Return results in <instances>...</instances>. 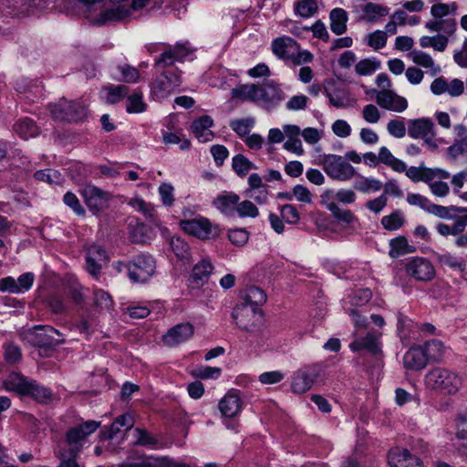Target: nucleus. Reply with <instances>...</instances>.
I'll return each instance as SVG.
<instances>
[{
  "mask_svg": "<svg viewBox=\"0 0 467 467\" xmlns=\"http://www.w3.org/2000/svg\"><path fill=\"white\" fill-rule=\"evenodd\" d=\"M265 301L266 295L263 289L257 286L248 287L244 302L238 305L232 314L236 325L245 331H254L262 319L258 306Z\"/></svg>",
  "mask_w": 467,
  "mask_h": 467,
  "instance_id": "nucleus-1",
  "label": "nucleus"
},
{
  "mask_svg": "<svg viewBox=\"0 0 467 467\" xmlns=\"http://www.w3.org/2000/svg\"><path fill=\"white\" fill-rule=\"evenodd\" d=\"M60 336L59 332L50 326H35L26 333V339L33 347L37 348V353L42 358H48L56 348L64 343L63 338H57L54 336Z\"/></svg>",
  "mask_w": 467,
  "mask_h": 467,
  "instance_id": "nucleus-2",
  "label": "nucleus"
},
{
  "mask_svg": "<svg viewBox=\"0 0 467 467\" xmlns=\"http://www.w3.org/2000/svg\"><path fill=\"white\" fill-rule=\"evenodd\" d=\"M427 389L441 394H455L461 388V378L447 368H434L424 377Z\"/></svg>",
  "mask_w": 467,
  "mask_h": 467,
  "instance_id": "nucleus-3",
  "label": "nucleus"
},
{
  "mask_svg": "<svg viewBox=\"0 0 467 467\" xmlns=\"http://www.w3.org/2000/svg\"><path fill=\"white\" fill-rule=\"evenodd\" d=\"M99 426V421L87 420L82 424L69 428L65 434L68 455L77 457L82 451L83 443L88 436L95 432Z\"/></svg>",
  "mask_w": 467,
  "mask_h": 467,
  "instance_id": "nucleus-4",
  "label": "nucleus"
},
{
  "mask_svg": "<svg viewBox=\"0 0 467 467\" xmlns=\"http://www.w3.org/2000/svg\"><path fill=\"white\" fill-rule=\"evenodd\" d=\"M50 112L55 119L77 122L84 119L88 109L83 102L78 100L60 99L50 106Z\"/></svg>",
  "mask_w": 467,
  "mask_h": 467,
  "instance_id": "nucleus-5",
  "label": "nucleus"
},
{
  "mask_svg": "<svg viewBox=\"0 0 467 467\" xmlns=\"http://www.w3.org/2000/svg\"><path fill=\"white\" fill-rule=\"evenodd\" d=\"M322 165L325 172L332 179L348 181L356 174L355 168L347 160L339 155H324Z\"/></svg>",
  "mask_w": 467,
  "mask_h": 467,
  "instance_id": "nucleus-6",
  "label": "nucleus"
},
{
  "mask_svg": "<svg viewBox=\"0 0 467 467\" xmlns=\"http://www.w3.org/2000/svg\"><path fill=\"white\" fill-rule=\"evenodd\" d=\"M129 277L133 282L144 283L155 273L156 265L150 255L140 254L125 265Z\"/></svg>",
  "mask_w": 467,
  "mask_h": 467,
  "instance_id": "nucleus-7",
  "label": "nucleus"
},
{
  "mask_svg": "<svg viewBox=\"0 0 467 467\" xmlns=\"http://www.w3.org/2000/svg\"><path fill=\"white\" fill-rule=\"evenodd\" d=\"M182 83L178 70L164 71L151 84V92L159 99L169 97Z\"/></svg>",
  "mask_w": 467,
  "mask_h": 467,
  "instance_id": "nucleus-8",
  "label": "nucleus"
},
{
  "mask_svg": "<svg viewBox=\"0 0 467 467\" xmlns=\"http://www.w3.org/2000/svg\"><path fill=\"white\" fill-rule=\"evenodd\" d=\"M182 228L188 234L202 240L214 238L220 232L217 226L212 225L210 221L205 218L183 221Z\"/></svg>",
  "mask_w": 467,
  "mask_h": 467,
  "instance_id": "nucleus-9",
  "label": "nucleus"
},
{
  "mask_svg": "<svg viewBox=\"0 0 467 467\" xmlns=\"http://www.w3.org/2000/svg\"><path fill=\"white\" fill-rule=\"evenodd\" d=\"M406 273L420 282H430L434 279L436 271L431 262L424 257H414L405 266Z\"/></svg>",
  "mask_w": 467,
  "mask_h": 467,
  "instance_id": "nucleus-10",
  "label": "nucleus"
},
{
  "mask_svg": "<svg viewBox=\"0 0 467 467\" xmlns=\"http://www.w3.org/2000/svg\"><path fill=\"white\" fill-rule=\"evenodd\" d=\"M81 194L88 209L95 214L108 208L110 194L94 185H86Z\"/></svg>",
  "mask_w": 467,
  "mask_h": 467,
  "instance_id": "nucleus-11",
  "label": "nucleus"
},
{
  "mask_svg": "<svg viewBox=\"0 0 467 467\" xmlns=\"http://www.w3.org/2000/svg\"><path fill=\"white\" fill-rule=\"evenodd\" d=\"M260 103L262 108L270 109L285 99V94L280 86L273 80H267L260 85Z\"/></svg>",
  "mask_w": 467,
  "mask_h": 467,
  "instance_id": "nucleus-12",
  "label": "nucleus"
},
{
  "mask_svg": "<svg viewBox=\"0 0 467 467\" xmlns=\"http://www.w3.org/2000/svg\"><path fill=\"white\" fill-rule=\"evenodd\" d=\"M318 368L316 366H306L298 369L293 377L291 389L297 394L309 390L318 377Z\"/></svg>",
  "mask_w": 467,
  "mask_h": 467,
  "instance_id": "nucleus-13",
  "label": "nucleus"
},
{
  "mask_svg": "<svg viewBox=\"0 0 467 467\" xmlns=\"http://www.w3.org/2000/svg\"><path fill=\"white\" fill-rule=\"evenodd\" d=\"M374 91L376 92V102L380 108L396 112H403L407 109V99L393 90L382 89Z\"/></svg>",
  "mask_w": 467,
  "mask_h": 467,
  "instance_id": "nucleus-14",
  "label": "nucleus"
},
{
  "mask_svg": "<svg viewBox=\"0 0 467 467\" xmlns=\"http://www.w3.org/2000/svg\"><path fill=\"white\" fill-rule=\"evenodd\" d=\"M388 459L390 467H423L422 461L412 455L407 449L390 450Z\"/></svg>",
  "mask_w": 467,
  "mask_h": 467,
  "instance_id": "nucleus-15",
  "label": "nucleus"
},
{
  "mask_svg": "<svg viewBox=\"0 0 467 467\" xmlns=\"http://www.w3.org/2000/svg\"><path fill=\"white\" fill-rule=\"evenodd\" d=\"M193 333L194 328L192 324L182 323L170 328L162 337V340L165 345L173 347L190 338Z\"/></svg>",
  "mask_w": 467,
  "mask_h": 467,
  "instance_id": "nucleus-16",
  "label": "nucleus"
},
{
  "mask_svg": "<svg viewBox=\"0 0 467 467\" xmlns=\"http://www.w3.org/2000/svg\"><path fill=\"white\" fill-rule=\"evenodd\" d=\"M380 334L374 332L368 333L365 337L356 338L349 344V348L354 351L366 350L369 354L377 356L381 353V348L379 344Z\"/></svg>",
  "mask_w": 467,
  "mask_h": 467,
  "instance_id": "nucleus-17",
  "label": "nucleus"
},
{
  "mask_svg": "<svg viewBox=\"0 0 467 467\" xmlns=\"http://www.w3.org/2000/svg\"><path fill=\"white\" fill-rule=\"evenodd\" d=\"M130 15V12L126 7L120 5L115 8L107 9L99 13L92 19V24L99 26H103L112 23L122 22L126 20Z\"/></svg>",
  "mask_w": 467,
  "mask_h": 467,
  "instance_id": "nucleus-18",
  "label": "nucleus"
},
{
  "mask_svg": "<svg viewBox=\"0 0 467 467\" xmlns=\"http://www.w3.org/2000/svg\"><path fill=\"white\" fill-rule=\"evenodd\" d=\"M86 261L88 273L96 276L99 273L101 264L108 261L107 253L102 246L93 244L87 250Z\"/></svg>",
  "mask_w": 467,
  "mask_h": 467,
  "instance_id": "nucleus-19",
  "label": "nucleus"
},
{
  "mask_svg": "<svg viewBox=\"0 0 467 467\" xmlns=\"http://www.w3.org/2000/svg\"><path fill=\"white\" fill-rule=\"evenodd\" d=\"M428 358L421 348V346L411 347L404 355L403 364L408 369L420 370L428 363Z\"/></svg>",
  "mask_w": 467,
  "mask_h": 467,
  "instance_id": "nucleus-20",
  "label": "nucleus"
},
{
  "mask_svg": "<svg viewBox=\"0 0 467 467\" xmlns=\"http://www.w3.org/2000/svg\"><path fill=\"white\" fill-rule=\"evenodd\" d=\"M218 407L223 416L233 418L241 411L242 401L239 395L231 390L220 400Z\"/></svg>",
  "mask_w": 467,
  "mask_h": 467,
  "instance_id": "nucleus-21",
  "label": "nucleus"
},
{
  "mask_svg": "<svg viewBox=\"0 0 467 467\" xmlns=\"http://www.w3.org/2000/svg\"><path fill=\"white\" fill-rule=\"evenodd\" d=\"M299 45L289 36L275 38L272 43L273 53L283 60H289L293 50H298Z\"/></svg>",
  "mask_w": 467,
  "mask_h": 467,
  "instance_id": "nucleus-22",
  "label": "nucleus"
},
{
  "mask_svg": "<svg viewBox=\"0 0 467 467\" xmlns=\"http://www.w3.org/2000/svg\"><path fill=\"white\" fill-rule=\"evenodd\" d=\"M213 124V119L208 115H203L192 121L191 130L199 141L206 142L211 140L213 137V131L209 130Z\"/></svg>",
  "mask_w": 467,
  "mask_h": 467,
  "instance_id": "nucleus-23",
  "label": "nucleus"
},
{
  "mask_svg": "<svg viewBox=\"0 0 467 467\" xmlns=\"http://www.w3.org/2000/svg\"><path fill=\"white\" fill-rule=\"evenodd\" d=\"M408 125V133L413 139L430 136V133L434 130V123L430 119H410Z\"/></svg>",
  "mask_w": 467,
  "mask_h": 467,
  "instance_id": "nucleus-24",
  "label": "nucleus"
},
{
  "mask_svg": "<svg viewBox=\"0 0 467 467\" xmlns=\"http://www.w3.org/2000/svg\"><path fill=\"white\" fill-rule=\"evenodd\" d=\"M30 381L31 380H28L20 373L12 372L3 382V386L8 391H14L19 395L25 396V394L27 391Z\"/></svg>",
  "mask_w": 467,
  "mask_h": 467,
  "instance_id": "nucleus-25",
  "label": "nucleus"
},
{
  "mask_svg": "<svg viewBox=\"0 0 467 467\" xmlns=\"http://www.w3.org/2000/svg\"><path fill=\"white\" fill-rule=\"evenodd\" d=\"M260 85L249 84L242 85L232 89V96L235 99L249 100L259 105L260 103Z\"/></svg>",
  "mask_w": 467,
  "mask_h": 467,
  "instance_id": "nucleus-26",
  "label": "nucleus"
},
{
  "mask_svg": "<svg viewBox=\"0 0 467 467\" xmlns=\"http://www.w3.org/2000/svg\"><path fill=\"white\" fill-rule=\"evenodd\" d=\"M213 265L208 260H202L196 264L192 272L191 283L195 286H201L208 281Z\"/></svg>",
  "mask_w": 467,
  "mask_h": 467,
  "instance_id": "nucleus-27",
  "label": "nucleus"
},
{
  "mask_svg": "<svg viewBox=\"0 0 467 467\" xmlns=\"http://www.w3.org/2000/svg\"><path fill=\"white\" fill-rule=\"evenodd\" d=\"M15 132L22 139L27 140L38 135L39 129L36 122L29 118L19 119L14 125Z\"/></svg>",
  "mask_w": 467,
  "mask_h": 467,
  "instance_id": "nucleus-28",
  "label": "nucleus"
},
{
  "mask_svg": "<svg viewBox=\"0 0 467 467\" xmlns=\"http://www.w3.org/2000/svg\"><path fill=\"white\" fill-rule=\"evenodd\" d=\"M330 29L336 35H342L347 31L348 13L342 8H334L330 15Z\"/></svg>",
  "mask_w": 467,
  "mask_h": 467,
  "instance_id": "nucleus-29",
  "label": "nucleus"
},
{
  "mask_svg": "<svg viewBox=\"0 0 467 467\" xmlns=\"http://www.w3.org/2000/svg\"><path fill=\"white\" fill-rule=\"evenodd\" d=\"M389 247V255L393 259L415 251V248L409 244L407 238L403 235L391 239Z\"/></svg>",
  "mask_w": 467,
  "mask_h": 467,
  "instance_id": "nucleus-30",
  "label": "nucleus"
},
{
  "mask_svg": "<svg viewBox=\"0 0 467 467\" xmlns=\"http://www.w3.org/2000/svg\"><path fill=\"white\" fill-rule=\"evenodd\" d=\"M239 196L234 192L219 195L214 204L216 207L224 214L230 215L236 211L237 204L239 202Z\"/></svg>",
  "mask_w": 467,
  "mask_h": 467,
  "instance_id": "nucleus-31",
  "label": "nucleus"
},
{
  "mask_svg": "<svg viewBox=\"0 0 467 467\" xmlns=\"http://www.w3.org/2000/svg\"><path fill=\"white\" fill-rule=\"evenodd\" d=\"M378 158L379 162L390 167L397 172H403L406 171V163L393 156L389 150L385 146L379 149Z\"/></svg>",
  "mask_w": 467,
  "mask_h": 467,
  "instance_id": "nucleus-32",
  "label": "nucleus"
},
{
  "mask_svg": "<svg viewBox=\"0 0 467 467\" xmlns=\"http://www.w3.org/2000/svg\"><path fill=\"white\" fill-rule=\"evenodd\" d=\"M25 396H30L37 402L47 403L52 400V392L49 389L38 385L35 380H31Z\"/></svg>",
  "mask_w": 467,
  "mask_h": 467,
  "instance_id": "nucleus-33",
  "label": "nucleus"
},
{
  "mask_svg": "<svg viewBox=\"0 0 467 467\" xmlns=\"http://www.w3.org/2000/svg\"><path fill=\"white\" fill-rule=\"evenodd\" d=\"M427 212L441 219H451L453 218L452 213H467V208L453 205L446 207L431 203L427 208Z\"/></svg>",
  "mask_w": 467,
  "mask_h": 467,
  "instance_id": "nucleus-34",
  "label": "nucleus"
},
{
  "mask_svg": "<svg viewBox=\"0 0 467 467\" xmlns=\"http://www.w3.org/2000/svg\"><path fill=\"white\" fill-rule=\"evenodd\" d=\"M232 168L239 177H244L251 170L256 169V166L244 155L237 154L232 160Z\"/></svg>",
  "mask_w": 467,
  "mask_h": 467,
  "instance_id": "nucleus-35",
  "label": "nucleus"
},
{
  "mask_svg": "<svg viewBox=\"0 0 467 467\" xmlns=\"http://www.w3.org/2000/svg\"><path fill=\"white\" fill-rule=\"evenodd\" d=\"M134 420L129 414H123L119 416L114 422L111 424L106 436V439L112 440L119 431L121 427H125L126 430H130L133 427Z\"/></svg>",
  "mask_w": 467,
  "mask_h": 467,
  "instance_id": "nucleus-36",
  "label": "nucleus"
},
{
  "mask_svg": "<svg viewBox=\"0 0 467 467\" xmlns=\"http://www.w3.org/2000/svg\"><path fill=\"white\" fill-rule=\"evenodd\" d=\"M405 223V218L401 211L397 210L389 215L381 218V224L388 231H397Z\"/></svg>",
  "mask_w": 467,
  "mask_h": 467,
  "instance_id": "nucleus-37",
  "label": "nucleus"
},
{
  "mask_svg": "<svg viewBox=\"0 0 467 467\" xmlns=\"http://www.w3.org/2000/svg\"><path fill=\"white\" fill-rule=\"evenodd\" d=\"M421 348L425 352L428 361H439L443 354V345L440 340L432 339L425 342Z\"/></svg>",
  "mask_w": 467,
  "mask_h": 467,
  "instance_id": "nucleus-38",
  "label": "nucleus"
},
{
  "mask_svg": "<svg viewBox=\"0 0 467 467\" xmlns=\"http://www.w3.org/2000/svg\"><path fill=\"white\" fill-rule=\"evenodd\" d=\"M410 57L415 64L423 67L431 68L432 70V75L438 74L441 70L439 66H435L432 57L423 51L413 50L410 53Z\"/></svg>",
  "mask_w": 467,
  "mask_h": 467,
  "instance_id": "nucleus-39",
  "label": "nucleus"
},
{
  "mask_svg": "<svg viewBox=\"0 0 467 467\" xmlns=\"http://www.w3.org/2000/svg\"><path fill=\"white\" fill-rule=\"evenodd\" d=\"M327 210L335 219L347 224H351L358 221L350 210L340 208L336 202L327 203Z\"/></svg>",
  "mask_w": 467,
  "mask_h": 467,
  "instance_id": "nucleus-40",
  "label": "nucleus"
},
{
  "mask_svg": "<svg viewBox=\"0 0 467 467\" xmlns=\"http://www.w3.org/2000/svg\"><path fill=\"white\" fill-rule=\"evenodd\" d=\"M437 259L441 265L454 270H458L462 273L466 269V262L464 259L454 256L449 253L438 254Z\"/></svg>",
  "mask_w": 467,
  "mask_h": 467,
  "instance_id": "nucleus-41",
  "label": "nucleus"
},
{
  "mask_svg": "<svg viewBox=\"0 0 467 467\" xmlns=\"http://www.w3.org/2000/svg\"><path fill=\"white\" fill-rule=\"evenodd\" d=\"M127 467H181L170 461V457H148L141 462L129 464Z\"/></svg>",
  "mask_w": 467,
  "mask_h": 467,
  "instance_id": "nucleus-42",
  "label": "nucleus"
},
{
  "mask_svg": "<svg viewBox=\"0 0 467 467\" xmlns=\"http://www.w3.org/2000/svg\"><path fill=\"white\" fill-rule=\"evenodd\" d=\"M355 190L367 193L369 192H378L382 188V183L379 180L361 177L354 183Z\"/></svg>",
  "mask_w": 467,
  "mask_h": 467,
  "instance_id": "nucleus-43",
  "label": "nucleus"
},
{
  "mask_svg": "<svg viewBox=\"0 0 467 467\" xmlns=\"http://www.w3.org/2000/svg\"><path fill=\"white\" fill-rule=\"evenodd\" d=\"M105 89L108 91L106 101L109 104H115L119 102L120 99L125 98L130 91L129 88L125 85H110L106 87Z\"/></svg>",
  "mask_w": 467,
  "mask_h": 467,
  "instance_id": "nucleus-44",
  "label": "nucleus"
},
{
  "mask_svg": "<svg viewBox=\"0 0 467 467\" xmlns=\"http://www.w3.org/2000/svg\"><path fill=\"white\" fill-rule=\"evenodd\" d=\"M380 67V62L376 58H365L356 64V73L360 76L371 75Z\"/></svg>",
  "mask_w": 467,
  "mask_h": 467,
  "instance_id": "nucleus-45",
  "label": "nucleus"
},
{
  "mask_svg": "<svg viewBox=\"0 0 467 467\" xmlns=\"http://www.w3.org/2000/svg\"><path fill=\"white\" fill-rule=\"evenodd\" d=\"M457 10L456 3L451 4H443L438 3L434 4L431 8V16L436 19H444V17L448 16L450 14L454 15Z\"/></svg>",
  "mask_w": 467,
  "mask_h": 467,
  "instance_id": "nucleus-46",
  "label": "nucleus"
},
{
  "mask_svg": "<svg viewBox=\"0 0 467 467\" xmlns=\"http://www.w3.org/2000/svg\"><path fill=\"white\" fill-rule=\"evenodd\" d=\"M254 124V120L252 118L234 119L230 122V127L235 131L240 137H244L249 134L251 129Z\"/></svg>",
  "mask_w": 467,
  "mask_h": 467,
  "instance_id": "nucleus-47",
  "label": "nucleus"
},
{
  "mask_svg": "<svg viewBox=\"0 0 467 467\" xmlns=\"http://www.w3.org/2000/svg\"><path fill=\"white\" fill-rule=\"evenodd\" d=\"M130 203L134 209L141 213L146 218L153 219L155 217L156 211L151 203L147 202L140 198L131 199Z\"/></svg>",
  "mask_w": 467,
  "mask_h": 467,
  "instance_id": "nucleus-48",
  "label": "nucleus"
},
{
  "mask_svg": "<svg viewBox=\"0 0 467 467\" xmlns=\"http://www.w3.org/2000/svg\"><path fill=\"white\" fill-rule=\"evenodd\" d=\"M367 19L369 22H373L379 16H385L389 14V9L380 5L374 3H368L363 9Z\"/></svg>",
  "mask_w": 467,
  "mask_h": 467,
  "instance_id": "nucleus-49",
  "label": "nucleus"
},
{
  "mask_svg": "<svg viewBox=\"0 0 467 467\" xmlns=\"http://www.w3.org/2000/svg\"><path fill=\"white\" fill-rule=\"evenodd\" d=\"M296 13L302 17H310L317 11L316 0H299L296 5Z\"/></svg>",
  "mask_w": 467,
  "mask_h": 467,
  "instance_id": "nucleus-50",
  "label": "nucleus"
},
{
  "mask_svg": "<svg viewBox=\"0 0 467 467\" xmlns=\"http://www.w3.org/2000/svg\"><path fill=\"white\" fill-rule=\"evenodd\" d=\"M5 348V360L9 364H16L22 358L21 348L14 344L13 342L5 343L4 346Z\"/></svg>",
  "mask_w": 467,
  "mask_h": 467,
  "instance_id": "nucleus-51",
  "label": "nucleus"
},
{
  "mask_svg": "<svg viewBox=\"0 0 467 467\" xmlns=\"http://www.w3.org/2000/svg\"><path fill=\"white\" fill-rule=\"evenodd\" d=\"M171 250L180 259H187L189 254V245L181 237H172L170 242Z\"/></svg>",
  "mask_w": 467,
  "mask_h": 467,
  "instance_id": "nucleus-52",
  "label": "nucleus"
},
{
  "mask_svg": "<svg viewBox=\"0 0 467 467\" xmlns=\"http://www.w3.org/2000/svg\"><path fill=\"white\" fill-rule=\"evenodd\" d=\"M281 217L289 224H296L300 220V215L292 204H284L280 208Z\"/></svg>",
  "mask_w": 467,
  "mask_h": 467,
  "instance_id": "nucleus-53",
  "label": "nucleus"
},
{
  "mask_svg": "<svg viewBox=\"0 0 467 467\" xmlns=\"http://www.w3.org/2000/svg\"><path fill=\"white\" fill-rule=\"evenodd\" d=\"M146 109L140 93H134L128 98L127 111L129 113H140Z\"/></svg>",
  "mask_w": 467,
  "mask_h": 467,
  "instance_id": "nucleus-54",
  "label": "nucleus"
},
{
  "mask_svg": "<svg viewBox=\"0 0 467 467\" xmlns=\"http://www.w3.org/2000/svg\"><path fill=\"white\" fill-rule=\"evenodd\" d=\"M326 93L333 107L345 108L348 106V95L345 90L337 89L333 92L326 90Z\"/></svg>",
  "mask_w": 467,
  "mask_h": 467,
  "instance_id": "nucleus-55",
  "label": "nucleus"
},
{
  "mask_svg": "<svg viewBox=\"0 0 467 467\" xmlns=\"http://www.w3.org/2000/svg\"><path fill=\"white\" fill-rule=\"evenodd\" d=\"M236 212L240 217L255 218L259 214L257 207L251 201H244L237 204Z\"/></svg>",
  "mask_w": 467,
  "mask_h": 467,
  "instance_id": "nucleus-56",
  "label": "nucleus"
},
{
  "mask_svg": "<svg viewBox=\"0 0 467 467\" xmlns=\"http://www.w3.org/2000/svg\"><path fill=\"white\" fill-rule=\"evenodd\" d=\"M34 177L39 182H46L49 184H52L59 183L61 174L55 170L48 169L45 171H37L35 172Z\"/></svg>",
  "mask_w": 467,
  "mask_h": 467,
  "instance_id": "nucleus-57",
  "label": "nucleus"
},
{
  "mask_svg": "<svg viewBox=\"0 0 467 467\" xmlns=\"http://www.w3.org/2000/svg\"><path fill=\"white\" fill-rule=\"evenodd\" d=\"M387 43V34L384 31L377 30L368 36V46L379 50L385 47Z\"/></svg>",
  "mask_w": 467,
  "mask_h": 467,
  "instance_id": "nucleus-58",
  "label": "nucleus"
},
{
  "mask_svg": "<svg viewBox=\"0 0 467 467\" xmlns=\"http://www.w3.org/2000/svg\"><path fill=\"white\" fill-rule=\"evenodd\" d=\"M389 133L398 139L403 138L406 135L405 123L399 119H391L387 124Z\"/></svg>",
  "mask_w": 467,
  "mask_h": 467,
  "instance_id": "nucleus-59",
  "label": "nucleus"
},
{
  "mask_svg": "<svg viewBox=\"0 0 467 467\" xmlns=\"http://www.w3.org/2000/svg\"><path fill=\"white\" fill-rule=\"evenodd\" d=\"M176 61L172 52H171V47L164 50L158 58L155 59L154 67L156 68H162L171 67L174 64Z\"/></svg>",
  "mask_w": 467,
  "mask_h": 467,
  "instance_id": "nucleus-60",
  "label": "nucleus"
},
{
  "mask_svg": "<svg viewBox=\"0 0 467 467\" xmlns=\"http://www.w3.org/2000/svg\"><path fill=\"white\" fill-rule=\"evenodd\" d=\"M119 70L121 72V79L128 83H135L140 78V72L137 68L129 65L119 66Z\"/></svg>",
  "mask_w": 467,
  "mask_h": 467,
  "instance_id": "nucleus-61",
  "label": "nucleus"
},
{
  "mask_svg": "<svg viewBox=\"0 0 467 467\" xmlns=\"http://www.w3.org/2000/svg\"><path fill=\"white\" fill-rule=\"evenodd\" d=\"M173 187L170 183L163 182L159 187V193L164 205L171 206L174 202Z\"/></svg>",
  "mask_w": 467,
  "mask_h": 467,
  "instance_id": "nucleus-62",
  "label": "nucleus"
},
{
  "mask_svg": "<svg viewBox=\"0 0 467 467\" xmlns=\"http://www.w3.org/2000/svg\"><path fill=\"white\" fill-rule=\"evenodd\" d=\"M95 305L100 309H109L112 306V300L107 292L97 290L94 294Z\"/></svg>",
  "mask_w": 467,
  "mask_h": 467,
  "instance_id": "nucleus-63",
  "label": "nucleus"
},
{
  "mask_svg": "<svg viewBox=\"0 0 467 467\" xmlns=\"http://www.w3.org/2000/svg\"><path fill=\"white\" fill-rule=\"evenodd\" d=\"M362 117L368 123H377L380 119V112L375 105L368 104L363 108Z\"/></svg>",
  "mask_w": 467,
  "mask_h": 467,
  "instance_id": "nucleus-64",
  "label": "nucleus"
}]
</instances>
